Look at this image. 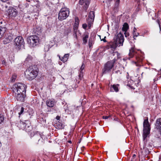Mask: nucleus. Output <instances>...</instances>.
<instances>
[{"mask_svg": "<svg viewBox=\"0 0 161 161\" xmlns=\"http://www.w3.org/2000/svg\"><path fill=\"white\" fill-rule=\"evenodd\" d=\"M129 56L130 58L135 56L136 61L132 62L137 66H141L142 62L144 59L143 53L139 50H136L134 47H131L129 50Z\"/></svg>", "mask_w": 161, "mask_h": 161, "instance_id": "1", "label": "nucleus"}, {"mask_svg": "<svg viewBox=\"0 0 161 161\" xmlns=\"http://www.w3.org/2000/svg\"><path fill=\"white\" fill-rule=\"evenodd\" d=\"M112 55L113 56H116V57H115L113 60L108 61L104 64L103 69V74H107L110 72L114 66V63L120 58V54L117 52H113Z\"/></svg>", "mask_w": 161, "mask_h": 161, "instance_id": "2", "label": "nucleus"}, {"mask_svg": "<svg viewBox=\"0 0 161 161\" xmlns=\"http://www.w3.org/2000/svg\"><path fill=\"white\" fill-rule=\"evenodd\" d=\"M39 69L36 66H30L26 69L25 72L26 78L30 80L35 79L37 75Z\"/></svg>", "mask_w": 161, "mask_h": 161, "instance_id": "3", "label": "nucleus"}, {"mask_svg": "<svg viewBox=\"0 0 161 161\" xmlns=\"http://www.w3.org/2000/svg\"><path fill=\"white\" fill-rule=\"evenodd\" d=\"M69 14V9L66 7L62 8L60 9L58 15V19L62 21L66 19Z\"/></svg>", "mask_w": 161, "mask_h": 161, "instance_id": "4", "label": "nucleus"}, {"mask_svg": "<svg viewBox=\"0 0 161 161\" xmlns=\"http://www.w3.org/2000/svg\"><path fill=\"white\" fill-rule=\"evenodd\" d=\"M26 86L24 84L20 83H16L14 85L12 91L14 93H15V91H17L16 92L20 93L26 92Z\"/></svg>", "mask_w": 161, "mask_h": 161, "instance_id": "5", "label": "nucleus"}, {"mask_svg": "<svg viewBox=\"0 0 161 161\" xmlns=\"http://www.w3.org/2000/svg\"><path fill=\"white\" fill-rule=\"evenodd\" d=\"M14 42L15 48L18 50L24 47L25 42L22 36H19L16 37L14 39Z\"/></svg>", "mask_w": 161, "mask_h": 161, "instance_id": "6", "label": "nucleus"}, {"mask_svg": "<svg viewBox=\"0 0 161 161\" xmlns=\"http://www.w3.org/2000/svg\"><path fill=\"white\" fill-rule=\"evenodd\" d=\"M33 135L34 139L36 141H37L38 143H43L44 140L47 138L42 133L36 132V133H31V136Z\"/></svg>", "mask_w": 161, "mask_h": 161, "instance_id": "7", "label": "nucleus"}, {"mask_svg": "<svg viewBox=\"0 0 161 161\" xmlns=\"http://www.w3.org/2000/svg\"><path fill=\"white\" fill-rule=\"evenodd\" d=\"M27 41L31 46L34 47L38 44L39 38L36 36H31L28 38Z\"/></svg>", "mask_w": 161, "mask_h": 161, "instance_id": "8", "label": "nucleus"}, {"mask_svg": "<svg viewBox=\"0 0 161 161\" xmlns=\"http://www.w3.org/2000/svg\"><path fill=\"white\" fill-rule=\"evenodd\" d=\"M114 40L119 45V47L122 46L124 39L123 35L119 32L114 37Z\"/></svg>", "mask_w": 161, "mask_h": 161, "instance_id": "9", "label": "nucleus"}, {"mask_svg": "<svg viewBox=\"0 0 161 161\" xmlns=\"http://www.w3.org/2000/svg\"><path fill=\"white\" fill-rule=\"evenodd\" d=\"M7 14L9 18L14 19L17 16L18 12L16 8L13 7H9Z\"/></svg>", "mask_w": 161, "mask_h": 161, "instance_id": "10", "label": "nucleus"}, {"mask_svg": "<svg viewBox=\"0 0 161 161\" xmlns=\"http://www.w3.org/2000/svg\"><path fill=\"white\" fill-rule=\"evenodd\" d=\"M15 93L14 94L15 97L18 101L21 102H24L25 98V97L26 92H23L18 93L16 92L17 91H15Z\"/></svg>", "mask_w": 161, "mask_h": 161, "instance_id": "11", "label": "nucleus"}, {"mask_svg": "<svg viewBox=\"0 0 161 161\" xmlns=\"http://www.w3.org/2000/svg\"><path fill=\"white\" fill-rule=\"evenodd\" d=\"M94 12L93 11H90L89 13L87 20L89 28H91V25L93 24L94 19Z\"/></svg>", "mask_w": 161, "mask_h": 161, "instance_id": "12", "label": "nucleus"}, {"mask_svg": "<svg viewBox=\"0 0 161 161\" xmlns=\"http://www.w3.org/2000/svg\"><path fill=\"white\" fill-rule=\"evenodd\" d=\"M154 128L158 131L161 136V118H158L156 119Z\"/></svg>", "mask_w": 161, "mask_h": 161, "instance_id": "13", "label": "nucleus"}, {"mask_svg": "<svg viewBox=\"0 0 161 161\" xmlns=\"http://www.w3.org/2000/svg\"><path fill=\"white\" fill-rule=\"evenodd\" d=\"M13 39V35L11 34H7L5 35L3 39L4 44H7L10 42Z\"/></svg>", "mask_w": 161, "mask_h": 161, "instance_id": "14", "label": "nucleus"}, {"mask_svg": "<svg viewBox=\"0 0 161 161\" xmlns=\"http://www.w3.org/2000/svg\"><path fill=\"white\" fill-rule=\"evenodd\" d=\"M119 45L114 40L109 43L107 45L108 48H111L112 51H114Z\"/></svg>", "mask_w": 161, "mask_h": 161, "instance_id": "15", "label": "nucleus"}, {"mask_svg": "<svg viewBox=\"0 0 161 161\" xmlns=\"http://www.w3.org/2000/svg\"><path fill=\"white\" fill-rule=\"evenodd\" d=\"M143 126L144 127L143 130H150V125L148 122V118H147V119L144 120Z\"/></svg>", "mask_w": 161, "mask_h": 161, "instance_id": "16", "label": "nucleus"}, {"mask_svg": "<svg viewBox=\"0 0 161 161\" xmlns=\"http://www.w3.org/2000/svg\"><path fill=\"white\" fill-rule=\"evenodd\" d=\"M69 53L66 54L63 57H62L61 58L60 57V56L59 55H58V56L59 57V59L61 61H63V62H65L67 60L69 57Z\"/></svg>", "mask_w": 161, "mask_h": 161, "instance_id": "17", "label": "nucleus"}, {"mask_svg": "<svg viewBox=\"0 0 161 161\" xmlns=\"http://www.w3.org/2000/svg\"><path fill=\"white\" fill-rule=\"evenodd\" d=\"M28 122H29V121L28 120L25 121V122H22L20 123V125H21L20 126L21 127V128L24 129H25L26 130H28L27 128H29L30 127L29 125H26V123H27ZM30 130H29V131Z\"/></svg>", "mask_w": 161, "mask_h": 161, "instance_id": "18", "label": "nucleus"}, {"mask_svg": "<svg viewBox=\"0 0 161 161\" xmlns=\"http://www.w3.org/2000/svg\"><path fill=\"white\" fill-rule=\"evenodd\" d=\"M119 86V84L113 85L111 86L110 87V91L111 92H114V90L116 92L119 91L118 87Z\"/></svg>", "mask_w": 161, "mask_h": 161, "instance_id": "19", "label": "nucleus"}, {"mask_svg": "<svg viewBox=\"0 0 161 161\" xmlns=\"http://www.w3.org/2000/svg\"><path fill=\"white\" fill-rule=\"evenodd\" d=\"M6 29H7L5 27H0V39L3 37L6 31Z\"/></svg>", "mask_w": 161, "mask_h": 161, "instance_id": "20", "label": "nucleus"}, {"mask_svg": "<svg viewBox=\"0 0 161 161\" xmlns=\"http://www.w3.org/2000/svg\"><path fill=\"white\" fill-rule=\"evenodd\" d=\"M150 130H143V133L142 135L143 140L144 141L150 133Z\"/></svg>", "mask_w": 161, "mask_h": 161, "instance_id": "21", "label": "nucleus"}, {"mask_svg": "<svg viewBox=\"0 0 161 161\" xmlns=\"http://www.w3.org/2000/svg\"><path fill=\"white\" fill-rule=\"evenodd\" d=\"M47 105L50 107H52L54 105V102L50 100H48L46 101Z\"/></svg>", "mask_w": 161, "mask_h": 161, "instance_id": "22", "label": "nucleus"}, {"mask_svg": "<svg viewBox=\"0 0 161 161\" xmlns=\"http://www.w3.org/2000/svg\"><path fill=\"white\" fill-rule=\"evenodd\" d=\"M34 33L37 35H40L41 33V30L40 28L38 27L35 29L33 31Z\"/></svg>", "mask_w": 161, "mask_h": 161, "instance_id": "23", "label": "nucleus"}, {"mask_svg": "<svg viewBox=\"0 0 161 161\" xmlns=\"http://www.w3.org/2000/svg\"><path fill=\"white\" fill-rule=\"evenodd\" d=\"M128 29L129 25L128 24L126 23H125L123 25V27L122 28V30L125 32H126Z\"/></svg>", "mask_w": 161, "mask_h": 161, "instance_id": "24", "label": "nucleus"}, {"mask_svg": "<svg viewBox=\"0 0 161 161\" xmlns=\"http://www.w3.org/2000/svg\"><path fill=\"white\" fill-rule=\"evenodd\" d=\"M88 37L89 36L88 34H85L84 35L83 38V43L85 44L86 43H87V39H88Z\"/></svg>", "mask_w": 161, "mask_h": 161, "instance_id": "25", "label": "nucleus"}, {"mask_svg": "<svg viewBox=\"0 0 161 161\" xmlns=\"http://www.w3.org/2000/svg\"><path fill=\"white\" fill-rule=\"evenodd\" d=\"M78 26L77 25H74L73 27V31L74 33L75 37L77 38V32Z\"/></svg>", "mask_w": 161, "mask_h": 161, "instance_id": "26", "label": "nucleus"}, {"mask_svg": "<svg viewBox=\"0 0 161 161\" xmlns=\"http://www.w3.org/2000/svg\"><path fill=\"white\" fill-rule=\"evenodd\" d=\"M85 67V65L83 63L80 67V72L81 74L79 75V77H81V76H82V74L83 73L82 71L84 69Z\"/></svg>", "mask_w": 161, "mask_h": 161, "instance_id": "27", "label": "nucleus"}, {"mask_svg": "<svg viewBox=\"0 0 161 161\" xmlns=\"http://www.w3.org/2000/svg\"><path fill=\"white\" fill-rule=\"evenodd\" d=\"M56 125L58 129H63L64 128V125L63 124L59 122L57 123Z\"/></svg>", "mask_w": 161, "mask_h": 161, "instance_id": "28", "label": "nucleus"}, {"mask_svg": "<svg viewBox=\"0 0 161 161\" xmlns=\"http://www.w3.org/2000/svg\"><path fill=\"white\" fill-rule=\"evenodd\" d=\"M32 56L30 55H28L26 58L25 61L26 62H29L32 60Z\"/></svg>", "mask_w": 161, "mask_h": 161, "instance_id": "29", "label": "nucleus"}, {"mask_svg": "<svg viewBox=\"0 0 161 161\" xmlns=\"http://www.w3.org/2000/svg\"><path fill=\"white\" fill-rule=\"evenodd\" d=\"M4 120V115L3 114H0V124H2Z\"/></svg>", "mask_w": 161, "mask_h": 161, "instance_id": "30", "label": "nucleus"}, {"mask_svg": "<svg viewBox=\"0 0 161 161\" xmlns=\"http://www.w3.org/2000/svg\"><path fill=\"white\" fill-rule=\"evenodd\" d=\"M93 44V40L92 38H90L89 40L88 46L89 47H91Z\"/></svg>", "mask_w": 161, "mask_h": 161, "instance_id": "31", "label": "nucleus"}, {"mask_svg": "<svg viewBox=\"0 0 161 161\" xmlns=\"http://www.w3.org/2000/svg\"><path fill=\"white\" fill-rule=\"evenodd\" d=\"M17 75L16 74H14L12 76V81L13 82H14L15 79L16 78Z\"/></svg>", "mask_w": 161, "mask_h": 161, "instance_id": "32", "label": "nucleus"}, {"mask_svg": "<svg viewBox=\"0 0 161 161\" xmlns=\"http://www.w3.org/2000/svg\"><path fill=\"white\" fill-rule=\"evenodd\" d=\"M89 5V2L88 1H86V2L85 5H84L85 9H87V8H88V7Z\"/></svg>", "mask_w": 161, "mask_h": 161, "instance_id": "33", "label": "nucleus"}, {"mask_svg": "<svg viewBox=\"0 0 161 161\" xmlns=\"http://www.w3.org/2000/svg\"><path fill=\"white\" fill-rule=\"evenodd\" d=\"M133 38L135 39H136L135 37H136L139 35V33L138 32H136L133 33Z\"/></svg>", "mask_w": 161, "mask_h": 161, "instance_id": "34", "label": "nucleus"}, {"mask_svg": "<svg viewBox=\"0 0 161 161\" xmlns=\"http://www.w3.org/2000/svg\"><path fill=\"white\" fill-rule=\"evenodd\" d=\"M115 74H118V75H120L122 73V71L120 69H119L115 72Z\"/></svg>", "mask_w": 161, "mask_h": 161, "instance_id": "35", "label": "nucleus"}, {"mask_svg": "<svg viewBox=\"0 0 161 161\" xmlns=\"http://www.w3.org/2000/svg\"><path fill=\"white\" fill-rule=\"evenodd\" d=\"M86 1V0H80L79 1L80 4L81 5H83L85 2Z\"/></svg>", "mask_w": 161, "mask_h": 161, "instance_id": "36", "label": "nucleus"}, {"mask_svg": "<svg viewBox=\"0 0 161 161\" xmlns=\"http://www.w3.org/2000/svg\"><path fill=\"white\" fill-rule=\"evenodd\" d=\"M24 108L23 107H22L21 109L20 112L19 113V115H20V114H22L24 112Z\"/></svg>", "mask_w": 161, "mask_h": 161, "instance_id": "37", "label": "nucleus"}, {"mask_svg": "<svg viewBox=\"0 0 161 161\" xmlns=\"http://www.w3.org/2000/svg\"><path fill=\"white\" fill-rule=\"evenodd\" d=\"M156 21L157 22V23H158V24L159 26V28H160V31L161 30V25H160V21H159V20L157 19V20Z\"/></svg>", "mask_w": 161, "mask_h": 161, "instance_id": "38", "label": "nucleus"}, {"mask_svg": "<svg viewBox=\"0 0 161 161\" xmlns=\"http://www.w3.org/2000/svg\"><path fill=\"white\" fill-rule=\"evenodd\" d=\"M87 27V25L86 24H84L82 25V27L84 29H86Z\"/></svg>", "mask_w": 161, "mask_h": 161, "instance_id": "39", "label": "nucleus"}, {"mask_svg": "<svg viewBox=\"0 0 161 161\" xmlns=\"http://www.w3.org/2000/svg\"><path fill=\"white\" fill-rule=\"evenodd\" d=\"M125 36L126 37H127L129 36V33L128 32H125Z\"/></svg>", "mask_w": 161, "mask_h": 161, "instance_id": "40", "label": "nucleus"}, {"mask_svg": "<svg viewBox=\"0 0 161 161\" xmlns=\"http://www.w3.org/2000/svg\"><path fill=\"white\" fill-rule=\"evenodd\" d=\"M110 116H103V119H108Z\"/></svg>", "mask_w": 161, "mask_h": 161, "instance_id": "41", "label": "nucleus"}, {"mask_svg": "<svg viewBox=\"0 0 161 161\" xmlns=\"http://www.w3.org/2000/svg\"><path fill=\"white\" fill-rule=\"evenodd\" d=\"M106 36H105L104 37V38L101 39V41H103L104 42H106V40H105V38H106Z\"/></svg>", "mask_w": 161, "mask_h": 161, "instance_id": "42", "label": "nucleus"}, {"mask_svg": "<svg viewBox=\"0 0 161 161\" xmlns=\"http://www.w3.org/2000/svg\"><path fill=\"white\" fill-rule=\"evenodd\" d=\"M136 27H134L133 29V33L136 32Z\"/></svg>", "mask_w": 161, "mask_h": 161, "instance_id": "43", "label": "nucleus"}, {"mask_svg": "<svg viewBox=\"0 0 161 161\" xmlns=\"http://www.w3.org/2000/svg\"><path fill=\"white\" fill-rule=\"evenodd\" d=\"M2 64L3 65H5L6 64V61L4 60H3L2 61Z\"/></svg>", "mask_w": 161, "mask_h": 161, "instance_id": "44", "label": "nucleus"}, {"mask_svg": "<svg viewBox=\"0 0 161 161\" xmlns=\"http://www.w3.org/2000/svg\"><path fill=\"white\" fill-rule=\"evenodd\" d=\"M120 0H116V4H119V2Z\"/></svg>", "mask_w": 161, "mask_h": 161, "instance_id": "45", "label": "nucleus"}, {"mask_svg": "<svg viewBox=\"0 0 161 161\" xmlns=\"http://www.w3.org/2000/svg\"><path fill=\"white\" fill-rule=\"evenodd\" d=\"M60 119V117L59 116H57L56 117V119L57 120H59Z\"/></svg>", "mask_w": 161, "mask_h": 161, "instance_id": "46", "label": "nucleus"}, {"mask_svg": "<svg viewBox=\"0 0 161 161\" xmlns=\"http://www.w3.org/2000/svg\"><path fill=\"white\" fill-rule=\"evenodd\" d=\"M78 23L76 19V20L75 22V25H77L78 26Z\"/></svg>", "mask_w": 161, "mask_h": 161, "instance_id": "47", "label": "nucleus"}, {"mask_svg": "<svg viewBox=\"0 0 161 161\" xmlns=\"http://www.w3.org/2000/svg\"><path fill=\"white\" fill-rule=\"evenodd\" d=\"M3 2H6L8 1V0H1Z\"/></svg>", "mask_w": 161, "mask_h": 161, "instance_id": "48", "label": "nucleus"}, {"mask_svg": "<svg viewBox=\"0 0 161 161\" xmlns=\"http://www.w3.org/2000/svg\"><path fill=\"white\" fill-rule=\"evenodd\" d=\"M148 33V31H146L144 32V34H147Z\"/></svg>", "mask_w": 161, "mask_h": 161, "instance_id": "49", "label": "nucleus"}, {"mask_svg": "<svg viewBox=\"0 0 161 161\" xmlns=\"http://www.w3.org/2000/svg\"><path fill=\"white\" fill-rule=\"evenodd\" d=\"M136 155L135 154H134L133 155L132 158H134L136 157Z\"/></svg>", "mask_w": 161, "mask_h": 161, "instance_id": "50", "label": "nucleus"}, {"mask_svg": "<svg viewBox=\"0 0 161 161\" xmlns=\"http://www.w3.org/2000/svg\"><path fill=\"white\" fill-rule=\"evenodd\" d=\"M5 7L6 8H8V6L7 5H5Z\"/></svg>", "mask_w": 161, "mask_h": 161, "instance_id": "51", "label": "nucleus"}, {"mask_svg": "<svg viewBox=\"0 0 161 161\" xmlns=\"http://www.w3.org/2000/svg\"><path fill=\"white\" fill-rule=\"evenodd\" d=\"M69 142L70 143H71V141H69Z\"/></svg>", "mask_w": 161, "mask_h": 161, "instance_id": "52", "label": "nucleus"}, {"mask_svg": "<svg viewBox=\"0 0 161 161\" xmlns=\"http://www.w3.org/2000/svg\"><path fill=\"white\" fill-rule=\"evenodd\" d=\"M127 85L129 86H130V85L129 84H127Z\"/></svg>", "mask_w": 161, "mask_h": 161, "instance_id": "53", "label": "nucleus"}, {"mask_svg": "<svg viewBox=\"0 0 161 161\" xmlns=\"http://www.w3.org/2000/svg\"><path fill=\"white\" fill-rule=\"evenodd\" d=\"M159 159H161V156L160 157H159Z\"/></svg>", "mask_w": 161, "mask_h": 161, "instance_id": "54", "label": "nucleus"}, {"mask_svg": "<svg viewBox=\"0 0 161 161\" xmlns=\"http://www.w3.org/2000/svg\"><path fill=\"white\" fill-rule=\"evenodd\" d=\"M21 161H24V160H22Z\"/></svg>", "mask_w": 161, "mask_h": 161, "instance_id": "55", "label": "nucleus"}]
</instances>
